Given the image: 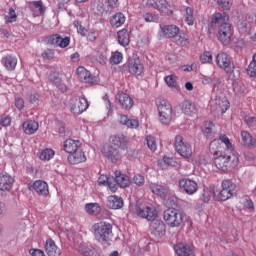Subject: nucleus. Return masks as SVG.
<instances>
[{"mask_svg": "<svg viewBox=\"0 0 256 256\" xmlns=\"http://www.w3.org/2000/svg\"><path fill=\"white\" fill-rule=\"evenodd\" d=\"M52 45H57V47H61V49H65V47H69V43H71V38L65 37L62 38L59 34H55L51 36Z\"/></svg>", "mask_w": 256, "mask_h": 256, "instance_id": "obj_27", "label": "nucleus"}, {"mask_svg": "<svg viewBox=\"0 0 256 256\" xmlns=\"http://www.w3.org/2000/svg\"><path fill=\"white\" fill-rule=\"evenodd\" d=\"M159 121L163 125H169L173 121V107L169 101L163 99L158 101Z\"/></svg>", "mask_w": 256, "mask_h": 256, "instance_id": "obj_3", "label": "nucleus"}, {"mask_svg": "<svg viewBox=\"0 0 256 256\" xmlns=\"http://www.w3.org/2000/svg\"><path fill=\"white\" fill-rule=\"evenodd\" d=\"M69 107L73 115H81L89 109V102L85 97H74L70 100Z\"/></svg>", "mask_w": 256, "mask_h": 256, "instance_id": "obj_7", "label": "nucleus"}, {"mask_svg": "<svg viewBox=\"0 0 256 256\" xmlns=\"http://www.w3.org/2000/svg\"><path fill=\"white\" fill-rule=\"evenodd\" d=\"M178 256H195V247L185 243H178L174 247Z\"/></svg>", "mask_w": 256, "mask_h": 256, "instance_id": "obj_17", "label": "nucleus"}, {"mask_svg": "<svg viewBox=\"0 0 256 256\" xmlns=\"http://www.w3.org/2000/svg\"><path fill=\"white\" fill-rule=\"evenodd\" d=\"M144 21H146V23H157L159 21V15L147 13L144 15Z\"/></svg>", "mask_w": 256, "mask_h": 256, "instance_id": "obj_53", "label": "nucleus"}, {"mask_svg": "<svg viewBox=\"0 0 256 256\" xmlns=\"http://www.w3.org/2000/svg\"><path fill=\"white\" fill-rule=\"evenodd\" d=\"M148 4H150L154 9H157L161 15H173L174 8L166 0H157L156 2L149 0Z\"/></svg>", "mask_w": 256, "mask_h": 256, "instance_id": "obj_9", "label": "nucleus"}, {"mask_svg": "<svg viewBox=\"0 0 256 256\" xmlns=\"http://www.w3.org/2000/svg\"><path fill=\"white\" fill-rule=\"evenodd\" d=\"M110 178H111V177H109V176H107V175H100L99 178H98L97 183H98V185H103V186H105V185H107V183H109V179H110Z\"/></svg>", "mask_w": 256, "mask_h": 256, "instance_id": "obj_63", "label": "nucleus"}, {"mask_svg": "<svg viewBox=\"0 0 256 256\" xmlns=\"http://www.w3.org/2000/svg\"><path fill=\"white\" fill-rule=\"evenodd\" d=\"M0 125L1 127H9V125H11V116L9 115L0 116Z\"/></svg>", "mask_w": 256, "mask_h": 256, "instance_id": "obj_58", "label": "nucleus"}, {"mask_svg": "<svg viewBox=\"0 0 256 256\" xmlns=\"http://www.w3.org/2000/svg\"><path fill=\"white\" fill-rule=\"evenodd\" d=\"M231 37H233V31H231V24L219 26L218 39L223 45H229V43H231Z\"/></svg>", "mask_w": 256, "mask_h": 256, "instance_id": "obj_11", "label": "nucleus"}, {"mask_svg": "<svg viewBox=\"0 0 256 256\" xmlns=\"http://www.w3.org/2000/svg\"><path fill=\"white\" fill-rule=\"evenodd\" d=\"M210 25H229V14L226 12H216L212 15Z\"/></svg>", "mask_w": 256, "mask_h": 256, "instance_id": "obj_19", "label": "nucleus"}, {"mask_svg": "<svg viewBox=\"0 0 256 256\" xmlns=\"http://www.w3.org/2000/svg\"><path fill=\"white\" fill-rule=\"evenodd\" d=\"M116 99L120 105V107H122V109H131V107H133V98H131V96H129V94L124 93V92H118V94L116 95Z\"/></svg>", "mask_w": 256, "mask_h": 256, "instance_id": "obj_18", "label": "nucleus"}, {"mask_svg": "<svg viewBox=\"0 0 256 256\" xmlns=\"http://www.w3.org/2000/svg\"><path fill=\"white\" fill-rule=\"evenodd\" d=\"M233 89L237 95H243L247 91V87L243 83H234Z\"/></svg>", "mask_w": 256, "mask_h": 256, "instance_id": "obj_52", "label": "nucleus"}, {"mask_svg": "<svg viewBox=\"0 0 256 256\" xmlns=\"http://www.w3.org/2000/svg\"><path fill=\"white\" fill-rule=\"evenodd\" d=\"M14 105L16 108H18L19 111L25 108V101L23 98H16L14 101Z\"/></svg>", "mask_w": 256, "mask_h": 256, "instance_id": "obj_61", "label": "nucleus"}, {"mask_svg": "<svg viewBox=\"0 0 256 256\" xmlns=\"http://www.w3.org/2000/svg\"><path fill=\"white\" fill-rule=\"evenodd\" d=\"M73 25L82 37H85V35H87V28L81 25L79 21H74Z\"/></svg>", "mask_w": 256, "mask_h": 256, "instance_id": "obj_54", "label": "nucleus"}, {"mask_svg": "<svg viewBox=\"0 0 256 256\" xmlns=\"http://www.w3.org/2000/svg\"><path fill=\"white\" fill-rule=\"evenodd\" d=\"M146 141H147V145H148V148L150 149V151L155 153V151H157V141L155 140V137L146 136Z\"/></svg>", "mask_w": 256, "mask_h": 256, "instance_id": "obj_50", "label": "nucleus"}, {"mask_svg": "<svg viewBox=\"0 0 256 256\" xmlns=\"http://www.w3.org/2000/svg\"><path fill=\"white\" fill-rule=\"evenodd\" d=\"M125 20V15L121 12H118L110 19V24L115 29H119V27L125 24Z\"/></svg>", "mask_w": 256, "mask_h": 256, "instance_id": "obj_31", "label": "nucleus"}, {"mask_svg": "<svg viewBox=\"0 0 256 256\" xmlns=\"http://www.w3.org/2000/svg\"><path fill=\"white\" fill-rule=\"evenodd\" d=\"M187 214L176 208H168L163 213V219L167 227L174 229L175 227H181L185 221Z\"/></svg>", "mask_w": 256, "mask_h": 256, "instance_id": "obj_2", "label": "nucleus"}, {"mask_svg": "<svg viewBox=\"0 0 256 256\" xmlns=\"http://www.w3.org/2000/svg\"><path fill=\"white\" fill-rule=\"evenodd\" d=\"M216 3L218 7L221 9H224V11L231 10V7H233V1L232 0H216Z\"/></svg>", "mask_w": 256, "mask_h": 256, "instance_id": "obj_47", "label": "nucleus"}, {"mask_svg": "<svg viewBox=\"0 0 256 256\" xmlns=\"http://www.w3.org/2000/svg\"><path fill=\"white\" fill-rule=\"evenodd\" d=\"M247 75L249 77H255L256 78V63L255 62H250V64L247 67Z\"/></svg>", "mask_w": 256, "mask_h": 256, "instance_id": "obj_56", "label": "nucleus"}, {"mask_svg": "<svg viewBox=\"0 0 256 256\" xmlns=\"http://www.w3.org/2000/svg\"><path fill=\"white\" fill-rule=\"evenodd\" d=\"M216 63L220 69H224L226 73H231L233 71V67L231 66V58L225 52L219 53L216 56Z\"/></svg>", "mask_w": 256, "mask_h": 256, "instance_id": "obj_12", "label": "nucleus"}, {"mask_svg": "<svg viewBox=\"0 0 256 256\" xmlns=\"http://www.w3.org/2000/svg\"><path fill=\"white\" fill-rule=\"evenodd\" d=\"M85 161H87V156H85V152L81 148L68 155V163L70 165H79V163H85Z\"/></svg>", "mask_w": 256, "mask_h": 256, "instance_id": "obj_16", "label": "nucleus"}, {"mask_svg": "<svg viewBox=\"0 0 256 256\" xmlns=\"http://www.w3.org/2000/svg\"><path fill=\"white\" fill-rule=\"evenodd\" d=\"M222 190L218 195L220 201H227L231 199L235 193H237V184L233 183L231 180H224L221 184Z\"/></svg>", "mask_w": 256, "mask_h": 256, "instance_id": "obj_6", "label": "nucleus"}, {"mask_svg": "<svg viewBox=\"0 0 256 256\" xmlns=\"http://www.w3.org/2000/svg\"><path fill=\"white\" fill-rule=\"evenodd\" d=\"M85 211L89 215H99L101 213V206L97 203H88L85 205Z\"/></svg>", "mask_w": 256, "mask_h": 256, "instance_id": "obj_40", "label": "nucleus"}, {"mask_svg": "<svg viewBox=\"0 0 256 256\" xmlns=\"http://www.w3.org/2000/svg\"><path fill=\"white\" fill-rule=\"evenodd\" d=\"M15 183V179L9 175L4 174L0 176V191H9L13 188V184Z\"/></svg>", "mask_w": 256, "mask_h": 256, "instance_id": "obj_24", "label": "nucleus"}, {"mask_svg": "<svg viewBox=\"0 0 256 256\" xmlns=\"http://www.w3.org/2000/svg\"><path fill=\"white\" fill-rule=\"evenodd\" d=\"M201 63H213V54L210 51H204L203 54L200 55Z\"/></svg>", "mask_w": 256, "mask_h": 256, "instance_id": "obj_49", "label": "nucleus"}, {"mask_svg": "<svg viewBox=\"0 0 256 256\" xmlns=\"http://www.w3.org/2000/svg\"><path fill=\"white\" fill-rule=\"evenodd\" d=\"M4 21L6 24L15 23L17 21V12H15V9L9 8L8 14L4 17Z\"/></svg>", "mask_w": 256, "mask_h": 256, "instance_id": "obj_44", "label": "nucleus"}, {"mask_svg": "<svg viewBox=\"0 0 256 256\" xmlns=\"http://www.w3.org/2000/svg\"><path fill=\"white\" fill-rule=\"evenodd\" d=\"M242 143L245 147H255L256 139L248 131L241 132Z\"/></svg>", "mask_w": 256, "mask_h": 256, "instance_id": "obj_32", "label": "nucleus"}, {"mask_svg": "<svg viewBox=\"0 0 256 256\" xmlns=\"http://www.w3.org/2000/svg\"><path fill=\"white\" fill-rule=\"evenodd\" d=\"M213 127H215V125L211 121H206L204 123L202 132L204 133L205 137H214Z\"/></svg>", "mask_w": 256, "mask_h": 256, "instance_id": "obj_43", "label": "nucleus"}, {"mask_svg": "<svg viewBox=\"0 0 256 256\" xmlns=\"http://www.w3.org/2000/svg\"><path fill=\"white\" fill-rule=\"evenodd\" d=\"M63 147L64 151L70 155L71 153H75V151L81 149V141L69 138L64 141Z\"/></svg>", "mask_w": 256, "mask_h": 256, "instance_id": "obj_23", "label": "nucleus"}, {"mask_svg": "<svg viewBox=\"0 0 256 256\" xmlns=\"http://www.w3.org/2000/svg\"><path fill=\"white\" fill-rule=\"evenodd\" d=\"M213 195H215V192H213L212 190H204V192L202 194V201L204 203H209V201H211V198L213 197Z\"/></svg>", "mask_w": 256, "mask_h": 256, "instance_id": "obj_55", "label": "nucleus"}, {"mask_svg": "<svg viewBox=\"0 0 256 256\" xmlns=\"http://www.w3.org/2000/svg\"><path fill=\"white\" fill-rule=\"evenodd\" d=\"M160 31L164 37L167 39H174L180 33V29L177 25L174 24H166L160 26Z\"/></svg>", "mask_w": 256, "mask_h": 256, "instance_id": "obj_15", "label": "nucleus"}, {"mask_svg": "<svg viewBox=\"0 0 256 256\" xmlns=\"http://www.w3.org/2000/svg\"><path fill=\"white\" fill-rule=\"evenodd\" d=\"M43 59H53L55 57V52L53 50H47L42 53Z\"/></svg>", "mask_w": 256, "mask_h": 256, "instance_id": "obj_64", "label": "nucleus"}, {"mask_svg": "<svg viewBox=\"0 0 256 256\" xmlns=\"http://www.w3.org/2000/svg\"><path fill=\"white\" fill-rule=\"evenodd\" d=\"M182 111L185 115L191 116L194 115V113H197V106L186 100L182 104Z\"/></svg>", "mask_w": 256, "mask_h": 256, "instance_id": "obj_38", "label": "nucleus"}, {"mask_svg": "<svg viewBox=\"0 0 256 256\" xmlns=\"http://www.w3.org/2000/svg\"><path fill=\"white\" fill-rule=\"evenodd\" d=\"M106 185L112 193H115L117 191V185L119 184H117L116 178L110 177Z\"/></svg>", "mask_w": 256, "mask_h": 256, "instance_id": "obj_57", "label": "nucleus"}, {"mask_svg": "<svg viewBox=\"0 0 256 256\" xmlns=\"http://www.w3.org/2000/svg\"><path fill=\"white\" fill-rule=\"evenodd\" d=\"M178 187L186 193V195H195L199 191V184L193 179L181 178L178 181Z\"/></svg>", "mask_w": 256, "mask_h": 256, "instance_id": "obj_8", "label": "nucleus"}, {"mask_svg": "<svg viewBox=\"0 0 256 256\" xmlns=\"http://www.w3.org/2000/svg\"><path fill=\"white\" fill-rule=\"evenodd\" d=\"M216 105L221 113H226L227 109H229V100H227V98H217Z\"/></svg>", "mask_w": 256, "mask_h": 256, "instance_id": "obj_42", "label": "nucleus"}, {"mask_svg": "<svg viewBox=\"0 0 256 256\" xmlns=\"http://www.w3.org/2000/svg\"><path fill=\"white\" fill-rule=\"evenodd\" d=\"M28 7L33 11V13H36V15H43L45 13V8H43V1H30L28 2Z\"/></svg>", "mask_w": 256, "mask_h": 256, "instance_id": "obj_33", "label": "nucleus"}, {"mask_svg": "<svg viewBox=\"0 0 256 256\" xmlns=\"http://www.w3.org/2000/svg\"><path fill=\"white\" fill-rule=\"evenodd\" d=\"M118 43L119 45H122V47H127L129 43H131V37L129 35V30L122 29L118 31Z\"/></svg>", "mask_w": 256, "mask_h": 256, "instance_id": "obj_29", "label": "nucleus"}, {"mask_svg": "<svg viewBox=\"0 0 256 256\" xmlns=\"http://www.w3.org/2000/svg\"><path fill=\"white\" fill-rule=\"evenodd\" d=\"M133 182L138 187H142V185H145V177H143V175L136 174L133 178Z\"/></svg>", "mask_w": 256, "mask_h": 256, "instance_id": "obj_59", "label": "nucleus"}, {"mask_svg": "<svg viewBox=\"0 0 256 256\" xmlns=\"http://www.w3.org/2000/svg\"><path fill=\"white\" fill-rule=\"evenodd\" d=\"M150 189L154 195H158L162 199H167L171 194V190H169V188L155 183L150 184Z\"/></svg>", "mask_w": 256, "mask_h": 256, "instance_id": "obj_20", "label": "nucleus"}, {"mask_svg": "<svg viewBox=\"0 0 256 256\" xmlns=\"http://www.w3.org/2000/svg\"><path fill=\"white\" fill-rule=\"evenodd\" d=\"M113 227L106 222H99L94 225V231L96 235H99L102 241H107V237L111 235Z\"/></svg>", "mask_w": 256, "mask_h": 256, "instance_id": "obj_10", "label": "nucleus"}, {"mask_svg": "<svg viewBox=\"0 0 256 256\" xmlns=\"http://www.w3.org/2000/svg\"><path fill=\"white\" fill-rule=\"evenodd\" d=\"M97 37H99V31L97 30H92L87 35L88 41H96Z\"/></svg>", "mask_w": 256, "mask_h": 256, "instance_id": "obj_62", "label": "nucleus"}, {"mask_svg": "<svg viewBox=\"0 0 256 256\" xmlns=\"http://www.w3.org/2000/svg\"><path fill=\"white\" fill-rule=\"evenodd\" d=\"M221 144L217 140L210 143L209 151L214 156V165L219 171H231L239 167V154H223L221 152Z\"/></svg>", "mask_w": 256, "mask_h": 256, "instance_id": "obj_1", "label": "nucleus"}, {"mask_svg": "<svg viewBox=\"0 0 256 256\" xmlns=\"http://www.w3.org/2000/svg\"><path fill=\"white\" fill-rule=\"evenodd\" d=\"M2 61L7 71H15V67H17V58L15 56H5Z\"/></svg>", "mask_w": 256, "mask_h": 256, "instance_id": "obj_35", "label": "nucleus"}, {"mask_svg": "<svg viewBox=\"0 0 256 256\" xmlns=\"http://www.w3.org/2000/svg\"><path fill=\"white\" fill-rule=\"evenodd\" d=\"M109 141H110L111 147H113L114 149H125V147H127V143H129V141L127 140V137L123 135L111 136Z\"/></svg>", "mask_w": 256, "mask_h": 256, "instance_id": "obj_22", "label": "nucleus"}, {"mask_svg": "<svg viewBox=\"0 0 256 256\" xmlns=\"http://www.w3.org/2000/svg\"><path fill=\"white\" fill-rule=\"evenodd\" d=\"M144 70L145 67L139 58H131L128 60V71L131 75H143Z\"/></svg>", "mask_w": 256, "mask_h": 256, "instance_id": "obj_14", "label": "nucleus"}, {"mask_svg": "<svg viewBox=\"0 0 256 256\" xmlns=\"http://www.w3.org/2000/svg\"><path fill=\"white\" fill-rule=\"evenodd\" d=\"M176 43L180 47H189V38H187V35L185 34H180L176 40Z\"/></svg>", "mask_w": 256, "mask_h": 256, "instance_id": "obj_51", "label": "nucleus"}, {"mask_svg": "<svg viewBox=\"0 0 256 256\" xmlns=\"http://www.w3.org/2000/svg\"><path fill=\"white\" fill-rule=\"evenodd\" d=\"M102 153L109 159V161H111V163H117L118 161H121L123 157L121 151H119L118 148H113V146L104 147Z\"/></svg>", "mask_w": 256, "mask_h": 256, "instance_id": "obj_13", "label": "nucleus"}, {"mask_svg": "<svg viewBox=\"0 0 256 256\" xmlns=\"http://www.w3.org/2000/svg\"><path fill=\"white\" fill-rule=\"evenodd\" d=\"M151 230L154 231V233H157V235H165V224L161 222V220H151Z\"/></svg>", "mask_w": 256, "mask_h": 256, "instance_id": "obj_34", "label": "nucleus"}, {"mask_svg": "<svg viewBox=\"0 0 256 256\" xmlns=\"http://www.w3.org/2000/svg\"><path fill=\"white\" fill-rule=\"evenodd\" d=\"M193 8L191 7H186L184 13H183V17H184V21L185 23H187V25H193L195 23V16H193Z\"/></svg>", "mask_w": 256, "mask_h": 256, "instance_id": "obj_39", "label": "nucleus"}, {"mask_svg": "<svg viewBox=\"0 0 256 256\" xmlns=\"http://www.w3.org/2000/svg\"><path fill=\"white\" fill-rule=\"evenodd\" d=\"M219 140L221 141V143H224L228 151H234L235 147L233 146V143H231V140L229 139V137H227V135L220 134Z\"/></svg>", "mask_w": 256, "mask_h": 256, "instance_id": "obj_46", "label": "nucleus"}, {"mask_svg": "<svg viewBox=\"0 0 256 256\" xmlns=\"http://www.w3.org/2000/svg\"><path fill=\"white\" fill-rule=\"evenodd\" d=\"M32 188L36 193H38V195H49V186L43 180H36L33 183Z\"/></svg>", "mask_w": 256, "mask_h": 256, "instance_id": "obj_26", "label": "nucleus"}, {"mask_svg": "<svg viewBox=\"0 0 256 256\" xmlns=\"http://www.w3.org/2000/svg\"><path fill=\"white\" fill-rule=\"evenodd\" d=\"M174 147L180 157L184 159H191V157H193V147H191L189 142L183 139V136L177 135L175 137Z\"/></svg>", "mask_w": 256, "mask_h": 256, "instance_id": "obj_4", "label": "nucleus"}, {"mask_svg": "<svg viewBox=\"0 0 256 256\" xmlns=\"http://www.w3.org/2000/svg\"><path fill=\"white\" fill-rule=\"evenodd\" d=\"M165 83L168 87H172L173 89H177V76L169 75L164 78Z\"/></svg>", "mask_w": 256, "mask_h": 256, "instance_id": "obj_48", "label": "nucleus"}, {"mask_svg": "<svg viewBox=\"0 0 256 256\" xmlns=\"http://www.w3.org/2000/svg\"><path fill=\"white\" fill-rule=\"evenodd\" d=\"M116 183L119 185V187L125 188L129 187L131 180L129 179V176L125 174H121V172H116Z\"/></svg>", "mask_w": 256, "mask_h": 256, "instance_id": "obj_37", "label": "nucleus"}, {"mask_svg": "<svg viewBox=\"0 0 256 256\" xmlns=\"http://www.w3.org/2000/svg\"><path fill=\"white\" fill-rule=\"evenodd\" d=\"M120 123L121 125H126L130 129H137L139 127V120L137 119H129L127 115H120Z\"/></svg>", "mask_w": 256, "mask_h": 256, "instance_id": "obj_36", "label": "nucleus"}, {"mask_svg": "<svg viewBox=\"0 0 256 256\" xmlns=\"http://www.w3.org/2000/svg\"><path fill=\"white\" fill-rule=\"evenodd\" d=\"M76 75L83 83H93V76L85 67L79 66L76 70Z\"/></svg>", "mask_w": 256, "mask_h": 256, "instance_id": "obj_25", "label": "nucleus"}, {"mask_svg": "<svg viewBox=\"0 0 256 256\" xmlns=\"http://www.w3.org/2000/svg\"><path fill=\"white\" fill-rule=\"evenodd\" d=\"M108 209H121L123 207V198L119 196H109L107 198Z\"/></svg>", "mask_w": 256, "mask_h": 256, "instance_id": "obj_28", "label": "nucleus"}, {"mask_svg": "<svg viewBox=\"0 0 256 256\" xmlns=\"http://www.w3.org/2000/svg\"><path fill=\"white\" fill-rule=\"evenodd\" d=\"M22 129L25 135H35L39 131V122L35 120H28L23 122Z\"/></svg>", "mask_w": 256, "mask_h": 256, "instance_id": "obj_21", "label": "nucleus"}, {"mask_svg": "<svg viewBox=\"0 0 256 256\" xmlns=\"http://www.w3.org/2000/svg\"><path fill=\"white\" fill-rule=\"evenodd\" d=\"M135 214L141 219H147V221H155L157 219V209L153 207V204L143 203L138 205L135 210Z\"/></svg>", "mask_w": 256, "mask_h": 256, "instance_id": "obj_5", "label": "nucleus"}, {"mask_svg": "<svg viewBox=\"0 0 256 256\" xmlns=\"http://www.w3.org/2000/svg\"><path fill=\"white\" fill-rule=\"evenodd\" d=\"M53 157H55V150L46 148L41 151L39 159H41V161H51Z\"/></svg>", "mask_w": 256, "mask_h": 256, "instance_id": "obj_41", "label": "nucleus"}, {"mask_svg": "<svg viewBox=\"0 0 256 256\" xmlns=\"http://www.w3.org/2000/svg\"><path fill=\"white\" fill-rule=\"evenodd\" d=\"M246 125L250 128L256 127V117L255 116H246L244 118Z\"/></svg>", "mask_w": 256, "mask_h": 256, "instance_id": "obj_60", "label": "nucleus"}, {"mask_svg": "<svg viewBox=\"0 0 256 256\" xmlns=\"http://www.w3.org/2000/svg\"><path fill=\"white\" fill-rule=\"evenodd\" d=\"M59 251V248L57 247V244H55V241L53 239H47L45 243V252L48 256H57V253Z\"/></svg>", "mask_w": 256, "mask_h": 256, "instance_id": "obj_30", "label": "nucleus"}, {"mask_svg": "<svg viewBox=\"0 0 256 256\" xmlns=\"http://www.w3.org/2000/svg\"><path fill=\"white\" fill-rule=\"evenodd\" d=\"M121 61H123V54L119 51L112 52V55L110 57L111 65H119Z\"/></svg>", "mask_w": 256, "mask_h": 256, "instance_id": "obj_45", "label": "nucleus"}]
</instances>
